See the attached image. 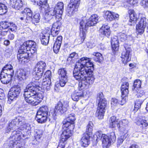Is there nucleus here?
<instances>
[{"label": "nucleus", "mask_w": 148, "mask_h": 148, "mask_svg": "<svg viewBox=\"0 0 148 148\" xmlns=\"http://www.w3.org/2000/svg\"><path fill=\"white\" fill-rule=\"evenodd\" d=\"M50 33L49 31L43 32L42 36L41 39V43L42 45H46L48 43L50 36Z\"/></svg>", "instance_id": "nucleus-26"}, {"label": "nucleus", "mask_w": 148, "mask_h": 148, "mask_svg": "<svg viewBox=\"0 0 148 148\" xmlns=\"http://www.w3.org/2000/svg\"><path fill=\"white\" fill-rule=\"evenodd\" d=\"M53 16H51L49 14V13L47 12L45 13V18L47 22L49 21V20L52 18Z\"/></svg>", "instance_id": "nucleus-57"}, {"label": "nucleus", "mask_w": 148, "mask_h": 148, "mask_svg": "<svg viewBox=\"0 0 148 148\" xmlns=\"http://www.w3.org/2000/svg\"><path fill=\"white\" fill-rule=\"evenodd\" d=\"M67 72L65 68L59 69L58 74L59 75L60 84L62 87H64L68 81Z\"/></svg>", "instance_id": "nucleus-11"}, {"label": "nucleus", "mask_w": 148, "mask_h": 148, "mask_svg": "<svg viewBox=\"0 0 148 148\" xmlns=\"http://www.w3.org/2000/svg\"><path fill=\"white\" fill-rule=\"evenodd\" d=\"M44 93L37 92L34 94L32 92H27L24 93V96L26 101L33 106H36L42 101L43 98Z\"/></svg>", "instance_id": "nucleus-3"}, {"label": "nucleus", "mask_w": 148, "mask_h": 148, "mask_svg": "<svg viewBox=\"0 0 148 148\" xmlns=\"http://www.w3.org/2000/svg\"><path fill=\"white\" fill-rule=\"evenodd\" d=\"M97 98L99 101H101L102 99H105L104 98L102 92H100L98 94Z\"/></svg>", "instance_id": "nucleus-63"}, {"label": "nucleus", "mask_w": 148, "mask_h": 148, "mask_svg": "<svg viewBox=\"0 0 148 148\" xmlns=\"http://www.w3.org/2000/svg\"><path fill=\"white\" fill-rule=\"evenodd\" d=\"M116 139V137L114 133H113L110 136H108L105 134H102L101 140L102 142V146L104 148H107L109 147L112 142L114 143Z\"/></svg>", "instance_id": "nucleus-7"}, {"label": "nucleus", "mask_w": 148, "mask_h": 148, "mask_svg": "<svg viewBox=\"0 0 148 148\" xmlns=\"http://www.w3.org/2000/svg\"><path fill=\"white\" fill-rule=\"evenodd\" d=\"M8 32V30H5V31H3V29L0 30V36L1 39V38L6 35Z\"/></svg>", "instance_id": "nucleus-55"}, {"label": "nucleus", "mask_w": 148, "mask_h": 148, "mask_svg": "<svg viewBox=\"0 0 148 148\" xmlns=\"http://www.w3.org/2000/svg\"><path fill=\"white\" fill-rule=\"evenodd\" d=\"M110 126L111 128H115L116 127L118 128L121 127L120 120L116 119L115 116H112L110 118Z\"/></svg>", "instance_id": "nucleus-24"}, {"label": "nucleus", "mask_w": 148, "mask_h": 148, "mask_svg": "<svg viewBox=\"0 0 148 148\" xmlns=\"http://www.w3.org/2000/svg\"><path fill=\"white\" fill-rule=\"evenodd\" d=\"M60 27L56 23H54L52 26L51 30V35L53 36H56L58 34Z\"/></svg>", "instance_id": "nucleus-38"}, {"label": "nucleus", "mask_w": 148, "mask_h": 148, "mask_svg": "<svg viewBox=\"0 0 148 148\" xmlns=\"http://www.w3.org/2000/svg\"><path fill=\"white\" fill-rule=\"evenodd\" d=\"M80 0H71V3L74 5L75 8L77 9L80 3Z\"/></svg>", "instance_id": "nucleus-49"}, {"label": "nucleus", "mask_w": 148, "mask_h": 148, "mask_svg": "<svg viewBox=\"0 0 148 148\" xmlns=\"http://www.w3.org/2000/svg\"><path fill=\"white\" fill-rule=\"evenodd\" d=\"M129 84L127 82L123 83L121 86V91L122 95L124 97H126L128 94Z\"/></svg>", "instance_id": "nucleus-30"}, {"label": "nucleus", "mask_w": 148, "mask_h": 148, "mask_svg": "<svg viewBox=\"0 0 148 148\" xmlns=\"http://www.w3.org/2000/svg\"><path fill=\"white\" fill-rule=\"evenodd\" d=\"M75 120V114H70L63 121V125L64 127H69L71 125H74V122Z\"/></svg>", "instance_id": "nucleus-19"}, {"label": "nucleus", "mask_w": 148, "mask_h": 148, "mask_svg": "<svg viewBox=\"0 0 148 148\" xmlns=\"http://www.w3.org/2000/svg\"><path fill=\"white\" fill-rule=\"evenodd\" d=\"M129 123V122L126 119H123L121 121H120V124L121 126H125L127 125Z\"/></svg>", "instance_id": "nucleus-61"}, {"label": "nucleus", "mask_w": 148, "mask_h": 148, "mask_svg": "<svg viewBox=\"0 0 148 148\" xmlns=\"http://www.w3.org/2000/svg\"><path fill=\"white\" fill-rule=\"evenodd\" d=\"M36 80L34 82L30 83L27 86L25 89H24V93L29 92H32L34 94H36V90H40L41 88V84L40 82Z\"/></svg>", "instance_id": "nucleus-9"}, {"label": "nucleus", "mask_w": 148, "mask_h": 148, "mask_svg": "<svg viewBox=\"0 0 148 148\" xmlns=\"http://www.w3.org/2000/svg\"><path fill=\"white\" fill-rule=\"evenodd\" d=\"M102 134V132L101 131H98L96 132L95 135L94 136V138H95L96 136V140H101V138Z\"/></svg>", "instance_id": "nucleus-53"}, {"label": "nucleus", "mask_w": 148, "mask_h": 148, "mask_svg": "<svg viewBox=\"0 0 148 148\" xmlns=\"http://www.w3.org/2000/svg\"><path fill=\"white\" fill-rule=\"evenodd\" d=\"M7 12V7L4 4L0 3V15L4 14Z\"/></svg>", "instance_id": "nucleus-46"}, {"label": "nucleus", "mask_w": 148, "mask_h": 148, "mask_svg": "<svg viewBox=\"0 0 148 148\" xmlns=\"http://www.w3.org/2000/svg\"><path fill=\"white\" fill-rule=\"evenodd\" d=\"M99 31L102 34L107 37L109 36L110 34V27L107 25H103Z\"/></svg>", "instance_id": "nucleus-29"}, {"label": "nucleus", "mask_w": 148, "mask_h": 148, "mask_svg": "<svg viewBox=\"0 0 148 148\" xmlns=\"http://www.w3.org/2000/svg\"><path fill=\"white\" fill-rule=\"evenodd\" d=\"M9 27L12 31H15L17 29V26L15 24L13 23H9Z\"/></svg>", "instance_id": "nucleus-52"}, {"label": "nucleus", "mask_w": 148, "mask_h": 148, "mask_svg": "<svg viewBox=\"0 0 148 148\" xmlns=\"http://www.w3.org/2000/svg\"><path fill=\"white\" fill-rule=\"evenodd\" d=\"M9 4L11 7L16 10H21L25 4L22 0H10Z\"/></svg>", "instance_id": "nucleus-16"}, {"label": "nucleus", "mask_w": 148, "mask_h": 148, "mask_svg": "<svg viewBox=\"0 0 148 148\" xmlns=\"http://www.w3.org/2000/svg\"><path fill=\"white\" fill-rule=\"evenodd\" d=\"M128 13L130 15V20L128 24L130 26L133 25L136 20V16L133 10H129Z\"/></svg>", "instance_id": "nucleus-28"}, {"label": "nucleus", "mask_w": 148, "mask_h": 148, "mask_svg": "<svg viewBox=\"0 0 148 148\" xmlns=\"http://www.w3.org/2000/svg\"><path fill=\"white\" fill-rule=\"evenodd\" d=\"M48 108L46 106L40 107L38 111L36 116V119L39 123L45 122L48 119Z\"/></svg>", "instance_id": "nucleus-4"}, {"label": "nucleus", "mask_w": 148, "mask_h": 148, "mask_svg": "<svg viewBox=\"0 0 148 148\" xmlns=\"http://www.w3.org/2000/svg\"><path fill=\"white\" fill-rule=\"evenodd\" d=\"M147 23L146 18L144 17H142L138 23L136 25V32L140 34H143L144 31V29L146 27Z\"/></svg>", "instance_id": "nucleus-14"}, {"label": "nucleus", "mask_w": 148, "mask_h": 148, "mask_svg": "<svg viewBox=\"0 0 148 148\" xmlns=\"http://www.w3.org/2000/svg\"><path fill=\"white\" fill-rule=\"evenodd\" d=\"M5 73L12 78L14 74V70L13 69L9 70L7 71V72H6Z\"/></svg>", "instance_id": "nucleus-59"}, {"label": "nucleus", "mask_w": 148, "mask_h": 148, "mask_svg": "<svg viewBox=\"0 0 148 148\" xmlns=\"http://www.w3.org/2000/svg\"><path fill=\"white\" fill-rule=\"evenodd\" d=\"M140 4L144 7H148V0H143L141 1Z\"/></svg>", "instance_id": "nucleus-64"}, {"label": "nucleus", "mask_w": 148, "mask_h": 148, "mask_svg": "<svg viewBox=\"0 0 148 148\" xmlns=\"http://www.w3.org/2000/svg\"><path fill=\"white\" fill-rule=\"evenodd\" d=\"M51 73L49 70H47L44 74L43 77H45L46 79H50V77L51 76Z\"/></svg>", "instance_id": "nucleus-54"}, {"label": "nucleus", "mask_w": 148, "mask_h": 148, "mask_svg": "<svg viewBox=\"0 0 148 148\" xmlns=\"http://www.w3.org/2000/svg\"><path fill=\"white\" fill-rule=\"evenodd\" d=\"M94 66L92 62L86 57L81 58L76 63L73 75L77 80L81 81L79 85L81 88L88 87L94 83L95 79L93 75Z\"/></svg>", "instance_id": "nucleus-1"}, {"label": "nucleus", "mask_w": 148, "mask_h": 148, "mask_svg": "<svg viewBox=\"0 0 148 148\" xmlns=\"http://www.w3.org/2000/svg\"><path fill=\"white\" fill-rule=\"evenodd\" d=\"M21 134V132L19 130H14L12 132L10 138V146L14 147V145L16 144V141L20 140Z\"/></svg>", "instance_id": "nucleus-12"}, {"label": "nucleus", "mask_w": 148, "mask_h": 148, "mask_svg": "<svg viewBox=\"0 0 148 148\" xmlns=\"http://www.w3.org/2000/svg\"><path fill=\"white\" fill-rule=\"evenodd\" d=\"M28 51L27 50L21 46L19 49L18 51V53L17 55L18 59H21L22 58L29 57V53L27 52Z\"/></svg>", "instance_id": "nucleus-23"}, {"label": "nucleus", "mask_w": 148, "mask_h": 148, "mask_svg": "<svg viewBox=\"0 0 148 148\" xmlns=\"http://www.w3.org/2000/svg\"><path fill=\"white\" fill-rule=\"evenodd\" d=\"M141 82L140 80L139 79H136L134 82L133 86L134 89L135 88H140L141 86Z\"/></svg>", "instance_id": "nucleus-48"}, {"label": "nucleus", "mask_w": 148, "mask_h": 148, "mask_svg": "<svg viewBox=\"0 0 148 148\" xmlns=\"http://www.w3.org/2000/svg\"><path fill=\"white\" fill-rule=\"evenodd\" d=\"M132 50L130 47L125 48V50L122 53V61L124 64H126L131 60Z\"/></svg>", "instance_id": "nucleus-13"}, {"label": "nucleus", "mask_w": 148, "mask_h": 148, "mask_svg": "<svg viewBox=\"0 0 148 148\" xmlns=\"http://www.w3.org/2000/svg\"><path fill=\"white\" fill-rule=\"evenodd\" d=\"M68 107V104L67 101H59L55 106V109L50 110L49 116L52 115L54 117L57 113H63L67 110Z\"/></svg>", "instance_id": "nucleus-5"}, {"label": "nucleus", "mask_w": 148, "mask_h": 148, "mask_svg": "<svg viewBox=\"0 0 148 148\" xmlns=\"http://www.w3.org/2000/svg\"><path fill=\"white\" fill-rule=\"evenodd\" d=\"M111 42L112 50L114 51H117L119 47V41L117 37L114 36L112 37Z\"/></svg>", "instance_id": "nucleus-27"}, {"label": "nucleus", "mask_w": 148, "mask_h": 148, "mask_svg": "<svg viewBox=\"0 0 148 148\" xmlns=\"http://www.w3.org/2000/svg\"><path fill=\"white\" fill-rule=\"evenodd\" d=\"M107 105V101L106 99H102L98 103L97 108L105 111V108Z\"/></svg>", "instance_id": "nucleus-41"}, {"label": "nucleus", "mask_w": 148, "mask_h": 148, "mask_svg": "<svg viewBox=\"0 0 148 148\" xmlns=\"http://www.w3.org/2000/svg\"><path fill=\"white\" fill-rule=\"evenodd\" d=\"M17 78L20 81L24 82L28 78L26 72L23 70H20L17 73Z\"/></svg>", "instance_id": "nucleus-33"}, {"label": "nucleus", "mask_w": 148, "mask_h": 148, "mask_svg": "<svg viewBox=\"0 0 148 148\" xmlns=\"http://www.w3.org/2000/svg\"><path fill=\"white\" fill-rule=\"evenodd\" d=\"M64 4L61 2H58L54 8L57 12V15L56 16V19L57 21L61 19L62 15L64 11Z\"/></svg>", "instance_id": "nucleus-15"}, {"label": "nucleus", "mask_w": 148, "mask_h": 148, "mask_svg": "<svg viewBox=\"0 0 148 148\" xmlns=\"http://www.w3.org/2000/svg\"><path fill=\"white\" fill-rule=\"evenodd\" d=\"M35 78L36 80H39L42 77L44 71L41 70H38L37 69H35Z\"/></svg>", "instance_id": "nucleus-44"}, {"label": "nucleus", "mask_w": 148, "mask_h": 148, "mask_svg": "<svg viewBox=\"0 0 148 148\" xmlns=\"http://www.w3.org/2000/svg\"><path fill=\"white\" fill-rule=\"evenodd\" d=\"M123 6L127 9H129L130 8L132 7L131 5L130 4L129 2L128 1V0L125 1L123 3Z\"/></svg>", "instance_id": "nucleus-56"}, {"label": "nucleus", "mask_w": 148, "mask_h": 148, "mask_svg": "<svg viewBox=\"0 0 148 148\" xmlns=\"http://www.w3.org/2000/svg\"><path fill=\"white\" fill-rule=\"evenodd\" d=\"M93 55L95 56L94 58V60L98 62H101L103 60V58L102 55L100 53L98 52H94Z\"/></svg>", "instance_id": "nucleus-40"}, {"label": "nucleus", "mask_w": 148, "mask_h": 148, "mask_svg": "<svg viewBox=\"0 0 148 148\" xmlns=\"http://www.w3.org/2000/svg\"><path fill=\"white\" fill-rule=\"evenodd\" d=\"M105 18H106L108 21H112L115 19L118 18L119 15L113 12H111L107 11L105 12Z\"/></svg>", "instance_id": "nucleus-20"}, {"label": "nucleus", "mask_w": 148, "mask_h": 148, "mask_svg": "<svg viewBox=\"0 0 148 148\" xmlns=\"http://www.w3.org/2000/svg\"><path fill=\"white\" fill-rule=\"evenodd\" d=\"M24 12L26 14L25 21L26 22H29L30 21L33 22L38 23L40 19V16L39 13H36L32 17V12L31 10L28 8H25L24 10Z\"/></svg>", "instance_id": "nucleus-8"}, {"label": "nucleus", "mask_w": 148, "mask_h": 148, "mask_svg": "<svg viewBox=\"0 0 148 148\" xmlns=\"http://www.w3.org/2000/svg\"><path fill=\"white\" fill-rule=\"evenodd\" d=\"M15 119L16 121L14 122L18 123V126L21 127H20L21 129L23 130L25 129L27 130H29V126H28V125H26L25 119L24 117L18 116Z\"/></svg>", "instance_id": "nucleus-17"}, {"label": "nucleus", "mask_w": 148, "mask_h": 148, "mask_svg": "<svg viewBox=\"0 0 148 148\" xmlns=\"http://www.w3.org/2000/svg\"><path fill=\"white\" fill-rule=\"evenodd\" d=\"M105 111V110L97 108L96 113V116L99 119H102L103 118Z\"/></svg>", "instance_id": "nucleus-45"}, {"label": "nucleus", "mask_w": 148, "mask_h": 148, "mask_svg": "<svg viewBox=\"0 0 148 148\" xmlns=\"http://www.w3.org/2000/svg\"><path fill=\"white\" fill-rule=\"evenodd\" d=\"M47 0H43V1L40 0L35 1V5L40 7L42 10L46 11L48 10L49 6L47 2Z\"/></svg>", "instance_id": "nucleus-22"}, {"label": "nucleus", "mask_w": 148, "mask_h": 148, "mask_svg": "<svg viewBox=\"0 0 148 148\" xmlns=\"http://www.w3.org/2000/svg\"><path fill=\"white\" fill-rule=\"evenodd\" d=\"M119 103V101L117 99L115 98L112 99L111 101V104L112 105L115 106Z\"/></svg>", "instance_id": "nucleus-62"}, {"label": "nucleus", "mask_w": 148, "mask_h": 148, "mask_svg": "<svg viewBox=\"0 0 148 148\" xmlns=\"http://www.w3.org/2000/svg\"><path fill=\"white\" fill-rule=\"evenodd\" d=\"M28 57H25V58H21V59H18V60H19L20 63L23 64L24 63L28 62Z\"/></svg>", "instance_id": "nucleus-60"}, {"label": "nucleus", "mask_w": 148, "mask_h": 148, "mask_svg": "<svg viewBox=\"0 0 148 148\" xmlns=\"http://www.w3.org/2000/svg\"><path fill=\"white\" fill-rule=\"evenodd\" d=\"M64 130L61 134V139L62 141H66L72 135L73 131L74 128V125H71L69 127H64L63 125Z\"/></svg>", "instance_id": "nucleus-10"}, {"label": "nucleus", "mask_w": 148, "mask_h": 148, "mask_svg": "<svg viewBox=\"0 0 148 148\" xmlns=\"http://www.w3.org/2000/svg\"><path fill=\"white\" fill-rule=\"evenodd\" d=\"M127 36L126 34L122 33L119 34V38L121 41L122 42L125 41L127 40Z\"/></svg>", "instance_id": "nucleus-51"}, {"label": "nucleus", "mask_w": 148, "mask_h": 148, "mask_svg": "<svg viewBox=\"0 0 148 148\" xmlns=\"http://www.w3.org/2000/svg\"><path fill=\"white\" fill-rule=\"evenodd\" d=\"M143 101L140 99L136 100L135 102V106L134 111L136 112L140 108L141 105L142 104Z\"/></svg>", "instance_id": "nucleus-43"}, {"label": "nucleus", "mask_w": 148, "mask_h": 148, "mask_svg": "<svg viewBox=\"0 0 148 148\" xmlns=\"http://www.w3.org/2000/svg\"><path fill=\"white\" fill-rule=\"evenodd\" d=\"M21 88L19 87L15 86L11 88L8 95L7 102L11 104L16 99L21 92Z\"/></svg>", "instance_id": "nucleus-6"}, {"label": "nucleus", "mask_w": 148, "mask_h": 148, "mask_svg": "<svg viewBox=\"0 0 148 148\" xmlns=\"http://www.w3.org/2000/svg\"><path fill=\"white\" fill-rule=\"evenodd\" d=\"M16 121V119L12 120L11 122L9 123L8 126L7 127L6 130V132L8 133L12 129V130H16L17 128V127H18V123L17 122H14Z\"/></svg>", "instance_id": "nucleus-34"}, {"label": "nucleus", "mask_w": 148, "mask_h": 148, "mask_svg": "<svg viewBox=\"0 0 148 148\" xmlns=\"http://www.w3.org/2000/svg\"><path fill=\"white\" fill-rule=\"evenodd\" d=\"M46 67V63L43 61H40L37 63L35 69L44 71Z\"/></svg>", "instance_id": "nucleus-36"}, {"label": "nucleus", "mask_w": 148, "mask_h": 148, "mask_svg": "<svg viewBox=\"0 0 148 148\" xmlns=\"http://www.w3.org/2000/svg\"><path fill=\"white\" fill-rule=\"evenodd\" d=\"M9 23L7 22H2L0 24V30L3 29L8 30V28L9 27Z\"/></svg>", "instance_id": "nucleus-47"}, {"label": "nucleus", "mask_w": 148, "mask_h": 148, "mask_svg": "<svg viewBox=\"0 0 148 148\" xmlns=\"http://www.w3.org/2000/svg\"><path fill=\"white\" fill-rule=\"evenodd\" d=\"M93 125L92 122H90L87 126L86 129V132L84 133H88L90 136L92 134L93 130Z\"/></svg>", "instance_id": "nucleus-42"}, {"label": "nucleus", "mask_w": 148, "mask_h": 148, "mask_svg": "<svg viewBox=\"0 0 148 148\" xmlns=\"http://www.w3.org/2000/svg\"><path fill=\"white\" fill-rule=\"evenodd\" d=\"M48 11L47 12L49 13V15H50L51 16H52L56 15L55 17H56L57 14V12L54 8H49Z\"/></svg>", "instance_id": "nucleus-50"}, {"label": "nucleus", "mask_w": 148, "mask_h": 148, "mask_svg": "<svg viewBox=\"0 0 148 148\" xmlns=\"http://www.w3.org/2000/svg\"><path fill=\"white\" fill-rule=\"evenodd\" d=\"M83 96V92H75L71 95V98L73 100L75 101H77L79 99Z\"/></svg>", "instance_id": "nucleus-37"}, {"label": "nucleus", "mask_w": 148, "mask_h": 148, "mask_svg": "<svg viewBox=\"0 0 148 148\" xmlns=\"http://www.w3.org/2000/svg\"><path fill=\"white\" fill-rule=\"evenodd\" d=\"M90 136L88 133H84L81 138V144L84 147H87L90 144Z\"/></svg>", "instance_id": "nucleus-21"}, {"label": "nucleus", "mask_w": 148, "mask_h": 148, "mask_svg": "<svg viewBox=\"0 0 148 148\" xmlns=\"http://www.w3.org/2000/svg\"><path fill=\"white\" fill-rule=\"evenodd\" d=\"M42 85L44 88L49 90L51 85V80L50 79H43L42 80Z\"/></svg>", "instance_id": "nucleus-39"}, {"label": "nucleus", "mask_w": 148, "mask_h": 148, "mask_svg": "<svg viewBox=\"0 0 148 148\" xmlns=\"http://www.w3.org/2000/svg\"><path fill=\"white\" fill-rule=\"evenodd\" d=\"M66 141H62L60 139V142L59 143L57 147V148H64L65 146V142Z\"/></svg>", "instance_id": "nucleus-58"}, {"label": "nucleus", "mask_w": 148, "mask_h": 148, "mask_svg": "<svg viewBox=\"0 0 148 148\" xmlns=\"http://www.w3.org/2000/svg\"><path fill=\"white\" fill-rule=\"evenodd\" d=\"M136 123L142 130H145L147 128L148 123L146 120L140 119L137 121Z\"/></svg>", "instance_id": "nucleus-32"}, {"label": "nucleus", "mask_w": 148, "mask_h": 148, "mask_svg": "<svg viewBox=\"0 0 148 148\" xmlns=\"http://www.w3.org/2000/svg\"><path fill=\"white\" fill-rule=\"evenodd\" d=\"M62 40V37L59 36L57 37L56 40L55 42L53 47L54 52L57 53L59 51Z\"/></svg>", "instance_id": "nucleus-25"}, {"label": "nucleus", "mask_w": 148, "mask_h": 148, "mask_svg": "<svg viewBox=\"0 0 148 148\" xmlns=\"http://www.w3.org/2000/svg\"><path fill=\"white\" fill-rule=\"evenodd\" d=\"M77 10L73 4H69L67 9V14L68 16H71L73 15L75 12L77 11Z\"/></svg>", "instance_id": "nucleus-35"}, {"label": "nucleus", "mask_w": 148, "mask_h": 148, "mask_svg": "<svg viewBox=\"0 0 148 148\" xmlns=\"http://www.w3.org/2000/svg\"><path fill=\"white\" fill-rule=\"evenodd\" d=\"M99 18L96 14L92 15L89 18L88 21L86 20H82L80 23L79 36L82 43L85 40L86 30L88 27L95 26L98 22Z\"/></svg>", "instance_id": "nucleus-2"}, {"label": "nucleus", "mask_w": 148, "mask_h": 148, "mask_svg": "<svg viewBox=\"0 0 148 148\" xmlns=\"http://www.w3.org/2000/svg\"><path fill=\"white\" fill-rule=\"evenodd\" d=\"M12 78L10 76H8L6 74L1 72L0 74V79L2 83L7 84L9 83L11 80Z\"/></svg>", "instance_id": "nucleus-31"}, {"label": "nucleus", "mask_w": 148, "mask_h": 148, "mask_svg": "<svg viewBox=\"0 0 148 148\" xmlns=\"http://www.w3.org/2000/svg\"><path fill=\"white\" fill-rule=\"evenodd\" d=\"M21 46L27 50L28 51L32 50L35 51L36 50V43L32 40L27 41L24 43Z\"/></svg>", "instance_id": "nucleus-18"}]
</instances>
